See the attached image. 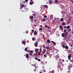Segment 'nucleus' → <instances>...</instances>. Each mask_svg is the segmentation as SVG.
Listing matches in <instances>:
<instances>
[{"mask_svg": "<svg viewBox=\"0 0 73 73\" xmlns=\"http://www.w3.org/2000/svg\"><path fill=\"white\" fill-rule=\"evenodd\" d=\"M71 57H72V56L70 55V54L68 56V58L69 60H70Z\"/></svg>", "mask_w": 73, "mask_h": 73, "instance_id": "f257e3e1", "label": "nucleus"}, {"mask_svg": "<svg viewBox=\"0 0 73 73\" xmlns=\"http://www.w3.org/2000/svg\"><path fill=\"white\" fill-rule=\"evenodd\" d=\"M58 60H59V62H58V63L59 64H60V65H62V62H61V59H58Z\"/></svg>", "mask_w": 73, "mask_h": 73, "instance_id": "f03ea898", "label": "nucleus"}, {"mask_svg": "<svg viewBox=\"0 0 73 73\" xmlns=\"http://www.w3.org/2000/svg\"><path fill=\"white\" fill-rule=\"evenodd\" d=\"M23 7H24V8L25 9V7H25V6H24V5H21V8L22 9H23Z\"/></svg>", "mask_w": 73, "mask_h": 73, "instance_id": "7ed1b4c3", "label": "nucleus"}, {"mask_svg": "<svg viewBox=\"0 0 73 73\" xmlns=\"http://www.w3.org/2000/svg\"><path fill=\"white\" fill-rule=\"evenodd\" d=\"M68 32L65 33L64 34V35H65L64 38H65L66 37V36H67V35H68Z\"/></svg>", "mask_w": 73, "mask_h": 73, "instance_id": "20e7f679", "label": "nucleus"}, {"mask_svg": "<svg viewBox=\"0 0 73 73\" xmlns=\"http://www.w3.org/2000/svg\"><path fill=\"white\" fill-rule=\"evenodd\" d=\"M45 52H46V49H44L43 50V54H44V53H45Z\"/></svg>", "mask_w": 73, "mask_h": 73, "instance_id": "39448f33", "label": "nucleus"}, {"mask_svg": "<svg viewBox=\"0 0 73 73\" xmlns=\"http://www.w3.org/2000/svg\"><path fill=\"white\" fill-rule=\"evenodd\" d=\"M22 44L25 45V43L26 42L25 41H23L22 42Z\"/></svg>", "mask_w": 73, "mask_h": 73, "instance_id": "423d86ee", "label": "nucleus"}, {"mask_svg": "<svg viewBox=\"0 0 73 73\" xmlns=\"http://www.w3.org/2000/svg\"><path fill=\"white\" fill-rule=\"evenodd\" d=\"M26 57L27 58H29V55L28 54H26Z\"/></svg>", "mask_w": 73, "mask_h": 73, "instance_id": "0eeeda50", "label": "nucleus"}, {"mask_svg": "<svg viewBox=\"0 0 73 73\" xmlns=\"http://www.w3.org/2000/svg\"><path fill=\"white\" fill-rule=\"evenodd\" d=\"M48 2L50 3V4H52L53 3V1L52 0H49L48 1Z\"/></svg>", "mask_w": 73, "mask_h": 73, "instance_id": "6e6552de", "label": "nucleus"}, {"mask_svg": "<svg viewBox=\"0 0 73 73\" xmlns=\"http://www.w3.org/2000/svg\"><path fill=\"white\" fill-rule=\"evenodd\" d=\"M62 66V65L59 64L58 66V68H61L62 67H61Z\"/></svg>", "mask_w": 73, "mask_h": 73, "instance_id": "1a4fd4ad", "label": "nucleus"}, {"mask_svg": "<svg viewBox=\"0 0 73 73\" xmlns=\"http://www.w3.org/2000/svg\"><path fill=\"white\" fill-rule=\"evenodd\" d=\"M51 42H52V43H53V44L54 45H56V42H53L52 41H51Z\"/></svg>", "mask_w": 73, "mask_h": 73, "instance_id": "9d476101", "label": "nucleus"}, {"mask_svg": "<svg viewBox=\"0 0 73 73\" xmlns=\"http://www.w3.org/2000/svg\"><path fill=\"white\" fill-rule=\"evenodd\" d=\"M65 48L66 49H69V47L67 45L66 46H65Z\"/></svg>", "mask_w": 73, "mask_h": 73, "instance_id": "9b49d317", "label": "nucleus"}, {"mask_svg": "<svg viewBox=\"0 0 73 73\" xmlns=\"http://www.w3.org/2000/svg\"><path fill=\"white\" fill-rule=\"evenodd\" d=\"M60 29H61V30H62V26L61 25H60L59 26Z\"/></svg>", "mask_w": 73, "mask_h": 73, "instance_id": "f8f14e48", "label": "nucleus"}, {"mask_svg": "<svg viewBox=\"0 0 73 73\" xmlns=\"http://www.w3.org/2000/svg\"><path fill=\"white\" fill-rule=\"evenodd\" d=\"M59 70H60V71H62V70H63L62 68V67L60 68H59Z\"/></svg>", "mask_w": 73, "mask_h": 73, "instance_id": "ddd939ff", "label": "nucleus"}, {"mask_svg": "<svg viewBox=\"0 0 73 73\" xmlns=\"http://www.w3.org/2000/svg\"><path fill=\"white\" fill-rule=\"evenodd\" d=\"M62 36L63 37H64L65 36V34H64V33H62Z\"/></svg>", "mask_w": 73, "mask_h": 73, "instance_id": "4468645a", "label": "nucleus"}, {"mask_svg": "<svg viewBox=\"0 0 73 73\" xmlns=\"http://www.w3.org/2000/svg\"><path fill=\"white\" fill-rule=\"evenodd\" d=\"M46 54L48 56H50V53H47L46 54Z\"/></svg>", "mask_w": 73, "mask_h": 73, "instance_id": "2eb2a0df", "label": "nucleus"}, {"mask_svg": "<svg viewBox=\"0 0 73 73\" xmlns=\"http://www.w3.org/2000/svg\"><path fill=\"white\" fill-rule=\"evenodd\" d=\"M62 25H63V26H64L65 25V22H63L62 24Z\"/></svg>", "mask_w": 73, "mask_h": 73, "instance_id": "dca6fc26", "label": "nucleus"}, {"mask_svg": "<svg viewBox=\"0 0 73 73\" xmlns=\"http://www.w3.org/2000/svg\"><path fill=\"white\" fill-rule=\"evenodd\" d=\"M50 19H53V15H52L50 17Z\"/></svg>", "mask_w": 73, "mask_h": 73, "instance_id": "f3484780", "label": "nucleus"}, {"mask_svg": "<svg viewBox=\"0 0 73 73\" xmlns=\"http://www.w3.org/2000/svg\"><path fill=\"white\" fill-rule=\"evenodd\" d=\"M38 51V49H36L35 50V52H36Z\"/></svg>", "mask_w": 73, "mask_h": 73, "instance_id": "a211bd4d", "label": "nucleus"}, {"mask_svg": "<svg viewBox=\"0 0 73 73\" xmlns=\"http://www.w3.org/2000/svg\"><path fill=\"white\" fill-rule=\"evenodd\" d=\"M33 4V2H30V5H32V4Z\"/></svg>", "mask_w": 73, "mask_h": 73, "instance_id": "6ab92c4d", "label": "nucleus"}, {"mask_svg": "<svg viewBox=\"0 0 73 73\" xmlns=\"http://www.w3.org/2000/svg\"><path fill=\"white\" fill-rule=\"evenodd\" d=\"M63 20H64V18H62L60 19V21H63Z\"/></svg>", "mask_w": 73, "mask_h": 73, "instance_id": "aec40b11", "label": "nucleus"}, {"mask_svg": "<svg viewBox=\"0 0 73 73\" xmlns=\"http://www.w3.org/2000/svg\"><path fill=\"white\" fill-rule=\"evenodd\" d=\"M62 47L63 48H65V44H62Z\"/></svg>", "mask_w": 73, "mask_h": 73, "instance_id": "412c9836", "label": "nucleus"}, {"mask_svg": "<svg viewBox=\"0 0 73 73\" xmlns=\"http://www.w3.org/2000/svg\"><path fill=\"white\" fill-rule=\"evenodd\" d=\"M70 28V26H69V25L67 26L66 27L67 29H69Z\"/></svg>", "mask_w": 73, "mask_h": 73, "instance_id": "4be33fe9", "label": "nucleus"}, {"mask_svg": "<svg viewBox=\"0 0 73 73\" xmlns=\"http://www.w3.org/2000/svg\"><path fill=\"white\" fill-rule=\"evenodd\" d=\"M46 49H47V50H48L49 49V47L48 46L46 47Z\"/></svg>", "mask_w": 73, "mask_h": 73, "instance_id": "5701e85b", "label": "nucleus"}, {"mask_svg": "<svg viewBox=\"0 0 73 73\" xmlns=\"http://www.w3.org/2000/svg\"><path fill=\"white\" fill-rule=\"evenodd\" d=\"M68 31H69V32H70V31H72V30L71 29H68Z\"/></svg>", "mask_w": 73, "mask_h": 73, "instance_id": "b1692460", "label": "nucleus"}, {"mask_svg": "<svg viewBox=\"0 0 73 73\" xmlns=\"http://www.w3.org/2000/svg\"><path fill=\"white\" fill-rule=\"evenodd\" d=\"M47 41V42H48V43H50V41L49 40H48Z\"/></svg>", "mask_w": 73, "mask_h": 73, "instance_id": "393cba45", "label": "nucleus"}, {"mask_svg": "<svg viewBox=\"0 0 73 73\" xmlns=\"http://www.w3.org/2000/svg\"><path fill=\"white\" fill-rule=\"evenodd\" d=\"M34 35H37V33H36V31H34Z\"/></svg>", "mask_w": 73, "mask_h": 73, "instance_id": "a878e982", "label": "nucleus"}, {"mask_svg": "<svg viewBox=\"0 0 73 73\" xmlns=\"http://www.w3.org/2000/svg\"><path fill=\"white\" fill-rule=\"evenodd\" d=\"M31 56V57H33V55H32V54L30 53L29 54Z\"/></svg>", "mask_w": 73, "mask_h": 73, "instance_id": "bb28decb", "label": "nucleus"}, {"mask_svg": "<svg viewBox=\"0 0 73 73\" xmlns=\"http://www.w3.org/2000/svg\"><path fill=\"white\" fill-rule=\"evenodd\" d=\"M39 30L40 31H42V28H40L39 29Z\"/></svg>", "mask_w": 73, "mask_h": 73, "instance_id": "cd10ccee", "label": "nucleus"}, {"mask_svg": "<svg viewBox=\"0 0 73 73\" xmlns=\"http://www.w3.org/2000/svg\"><path fill=\"white\" fill-rule=\"evenodd\" d=\"M44 7L45 8H48V6H47V5H44Z\"/></svg>", "mask_w": 73, "mask_h": 73, "instance_id": "c85d7f7f", "label": "nucleus"}, {"mask_svg": "<svg viewBox=\"0 0 73 73\" xmlns=\"http://www.w3.org/2000/svg\"><path fill=\"white\" fill-rule=\"evenodd\" d=\"M40 52H42V49L41 48H40L39 50Z\"/></svg>", "mask_w": 73, "mask_h": 73, "instance_id": "c756f323", "label": "nucleus"}, {"mask_svg": "<svg viewBox=\"0 0 73 73\" xmlns=\"http://www.w3.org/2000/svg\"><path fill=\"white\" fill-rule=\"evenodd\" d=\"M30 52V53H33V52L32 51H29V52Z\"/></svg>", "mask_w": 73, "mask_h": 73, "instance_id": "7c9ffc66", "label": "nucleus"}, {"mask_svg": "<svg viewBox=\"0 0 73 73\" xmlns=\"http://www.w3.org/2000/svg\"><path fill=\"white\" fill-rule=\"evenodd\" d=\"M46 54H44V57H46V56H47V55H46Z\"/></svg>", "mask_w": 73, "mask_h": 73, "instance_id": "2f4dec72", "label": "nucleus"}, {"mask_svg": "<svg viewBox=\"0 0 73 73\" xmlns=\"http://www.w3.org/2000/svg\"><path fill=\"white\" fill-rule=\"evenodd\" d=\"M34 45H35V46H36V47H37L38 46V44H35Z\"/></svg>", "mask_w": 73, "mask_h": 73, "instance_id": "473e14b6", "label": "nucleus"}, {"mask_svg": "<svg viewBox=\"0 0 73 73\" xmlns=\"http://www.w3.org/2000/svg\"><path fill=\"white\" fill-rule=\"evenodd\" d=\"M44 18H47V16L46 15L44 16Z\"/></svg>", "mask_w": 73, "mask_h": 73, "instance_id": "72a5a7b5", "label": "nucleus"}, {"mask_svg": "<svg viewBox=\"0 0 73 73\" xmlns=\"http://www.w3.org/2000/svg\"><path fill=\"white\" fill-rule=\"evenodd\" d=\"M27 48H25V51H27Z\"/></svg>", "mask_w": 73, "mask_h": 73, "instance_id": "f704fd0d", "label": "nucleus"}, {"mask_svg": "<svg viewBox=\"0 0 73 73\" xmlns=\"http://www.w3.org/2000/svg\"><path fill=\"white\" fill-rule=\"evenodd\" d=\"M55 3H58V1L57 0H56L55 1Z\"/></svg>", "mask_w": 73, "mask_h": 73, "instance_id": "c9c22d12", "label": "nucleus"}, {"mask_svg": "<svg viewBox=\"0 0 73 73\" xmlns=\"http://www.w3.org/2000/svg\"><path fill=\"white\" fill-rule=\"evenodd\" d=\"M33 15L34 16H36V14H33Z\"/></svg>", "mask_w": 73, "mask_h": 73, "instance_id": "e433bc0d", "label": "nucleus"}, {"mask_svg": "<svg viewBox=\"0 0 73 73\" xmlns=\"http://www.w3.org/2000/svg\"><path fill=\"white\" fill-rule=\"evenodd\" d=\"M45 48H46V46H43V48H44V49H45Z\"/></svg>", "mask_w": 73, "mask_h": 73, "instance_id": "4c0bfd02", "label": "nucleus"}, {"mask_svg": "<svg viewBox=\"0 0 73 73\" xmlns=\"http://www.w3.org/2000/svg\"><path fill=\"white\" fill-rule=\"evenodd\" d=\"M64 29H66V26H64Z\"/></svg>", "mask_w": 73, "mask_h": 73, "instance_id": "58836bf2", "label": "nucleus"}, {"mask_svg": "<svg viewBox=\"0 0 73 73\" xmlns=\"http://www.w3.org/2000/svg\"><path fill=\"white\" fill-rule=\"evenodd\" d=\"M33 16H32L31 18V19H33Z\"/></svg>", "mask_w": 73, "mask_h": 73, "instance_id": "ea45409f", "label": "nucleus"}, {"mask_svg": "<svg viewBox=\"0 0 73 73\" xmlns=\"http://www.w3.org/2000/svg\"><path fill=\"white\" fill-rule=\"evenodd\" d=\"M32 39L33 40V41H35V39L33 38Z\"/></svg>", "mask_w": 73, "mask_h": 73, "instance_id": "a19ab883", "label": "nucleus"}, {"mask_svg": "<svg viewBox=\"0 0 73 73\" xmlns=\"http://www.w3.org/2000/svg\"><path fill=\"white\" fill-rule=\"evenodd\" d=\"M37 61L39 62L40 61V59H38L37 60Z\"/></svg>", "mask_w": 73, "mask_h": 73, "instance_id": "79ce46f5", "label": "nucleus"}, {"mask_svg": "<svg viewBox=\"0 0 73 73\" xmlns=\"http://www.w3.org/2000/svg\"><path fill=\"white\" fill-rule=\"evenodd\" d=\"M45 19L44 18V19H43V20H42V21H45Z\"/></svg>", "mask_w": 73, "mask_h": 73, "instance_id": "37998d69", "label": "nucleus"}, {"mask_svg": "<svg viewBox=\"0 0 73 73\" xmlns=\"http://www.w3.org/2000/svg\"><path fill=\"white\" fill-rule=\"evenodd\" d=\"M64 33H65V32H66V29H64Z\"/></svg>", "mask_w": 73, "mask_h": 73, "instance_id": "c03bdc74", "label": "nucleus"}, {"mask_svg": "<svg viewBox=\"0 0 73 73\" xmlns=\"http://www.w3.org/2000/svg\"><path fill=\"white\" fill-rule=\"evenodd\" d=\"M35 59L36 60H38V58H37V57H36V58H35Z\"/></svg>", "mask_w": 73, "mask_h": 73, "instance_id": "a18cd8bd", "label": "nucleus"}, {"mask_svg": "<svg viewBox=\"0 0 73 73\" xmlns=\"http://www.w3.org/2000/svg\"><path fill=\"white\" fill-rule=\"evenodd\" d=\"M45 27L46 28H47L48 27V25H46L45 26Z\"/></svg>", "mask_w": 73, "mask_h": 73, "instance_id": "49530a36", "label": "nucleus"}, {"mask_svg": "<svg viewBox=\"0 0 73 73\" xmlns=\"http://www.w3.org/2000/svg\"><path fill=\"white\" fill-rule=\"evenodd\" d=\"M35 44H36L37 45L38 44V42H36V43H35Z\"/></svg>", "mask_w": 73, "mask_h": 73, "instance_id": "de8ad7c7", "label": "nucleus"}, {"mask_svg": "<svg viewBox=\"0 0 73 73\" xmlns=\"http://www.w3.org/2000/svg\"><path fill=\"white\" fill-rule=\"evenodd\" d=\"M34 21H35V22H36V21H37V20H36V19H35V20H34Z\"/></svg>", "mask_w": 73, "mask_h": 73, "instance_id": "09e8293b", "label": "nucleus"}, {"mask_svg": "<svg viewBox=\"0 0 73 73\" xmlns=\"http://www.w3.org/2000/svg\"><path fill=\"white\" fill-rule=\"evenodd\" d=\"M62 61L64 62V59H62Z\"/></svg>", "mask_w": 73, "mask_h": 73, "instance_id": "8fccbe9b", "label": "nucleus"}, {"mask_svg": "<svg viewBox=\"0 0 73 73\" xmlns=\"http://www.w3.org/2000/svg\"><path fill=\"white\" fill-rule=\"evenodd\" d=\"M32 32L33 33V32L34 31V30H32Z\"/></svg>", "mask_w": 73, "mask_h": 73, "instance_id": "3c124183", "label": "nucleus"}, {"mask_svg": "<svg viewBox=\"0 0 73 73\" xmlns=\"http://www.w3.org/2000/svg\"><path fill=\"white\" fill-rule=\"evenodd\" d=\"M26 33H28V31H26Z\"/></svg>", "mask_w": 73, "mask_h": 73, "instance_id": "603ef678", "label": "nucleus"}, {"mask_svg": "<svg viewBox=\"0 0 73 73\" xmlns=\"http://www.w3.org/2000/svg\"><path fill=\"white\" fill-rule=\"evenodd\" d=\"M28 1V0H25V1H26V2H27V1Z\"/></svg>", "mask_w": 73, "mask_h": 73, "instance_id": "864d4df0", "label": "nucleus"}, {"mask_svg": "<svg viewBox=\"0 0 73 73\" xmlns=\"http://www.w3.org/2000/svg\"><path fill=\"white\" fill-rule=\"evenodd\" d=\"M36 69H35L34 70V71L35 72V71H36Z\"/></svg>", "mask_w": 73, "mask_h": 73, "instance_id": "5fc2aeb1", "label": "nucleus"}, {"mask_svg": "<svg viewBox=\"0 0 73 73\" xmlns=\"http://www.w3.org/2000/svg\"><path fill=\"white\" fill-rule=\"evenodd\" d=\"M35 54V55H36L37 54V53H36Z\"/></svg>", "mask_w": 73, "mask_h": 73, "instance_id": "6e6d98bb", "label": "nucleus"}, {"mask_svg": "<svg viewBox=\"0 0 73 73\" xmlns=\"http://www.w3.org/2000/svg\"><path fill=\"white\" fill-rule=\"evenodd\" d=\"M38 54L39 55H41V54H40V53H39Z\"/></svg>", "mask_w": 73, "mask_h": 73, "instance_id": "4d7b16f0", "label": "nucleus"}, {"mask_svg": "<svg viewBox=\"0 0 73 73\" xmlns=\"http://www.w3.org/2000/svg\"><path fill=\"white\" fill-rule=\"evenodd\" d=\"M48 29H49L50 28V27H48Z\"/></svg>", "mask_w": 73, "mask_h": 73, "instance_id": "13d9d810", "label": "nucleus"}, {"mask_svg": "<svg viewBox=\"0 0 73 73\" xmlns=\"http://www.w3.org/2000/svg\"><path fill=\"white\" fill-rule=\"evenodd\" d=\"M38 53L39 54V53H40V52H38Z\"/></svg>", "mask_w": 73, "mask_h": 73, "instance_id": "bf43d9fd", "label": "nucleus"}, {"mask_svg": "<svg viewBox=\"0 0 73 73\" xmlns=\"http://www.w3.org/2000/svg\"><path fill=\"white\" fill-rule=\"evenodd\" d=\"M72 66H70V68H72Z\"/></svg>", "mask_w": 73, "mask_h": 73, "instance_id": "052dcab7", "label": "nucleus"}, {"mask_svg": "<svg viewBox=\"0 0 73 73\" xmlns=\"http://www.w3.org/2000/svg\"><path fill=\"white\" fill-rule=\"evenodd\" d=\"M62 66H64V64H62Z\"/></svg>", "mask_w": 73, "mask_h": 73, "instance_id": "680f3d73", "label": "nucleus"}, {"mask_svg": "<svg viewBox=\"0 0 73 73\" xmlns=\"http://www.w3.org/2000/svg\"><path fill=\"white\" fill-rule=\"evenodd\" d=\"M40 27H42V25H41L40 26Z\"/></svg>", "mask_w": 73, "mask_h": 73, "instance_id": "e2e57ef3", "label": "nucleus"}, {"mask_svg": "<svg viewBox=\"0 0 73 73\" xmlns=\"http://www.w3.org/2000/svg\"><path fill=\"white\" fill-rule=\"evenodd\" d=\"M59 58V57L58 56V58Z\"/></svg>", "mask_w": 73, "mask_h": 73, "instance_id": "0e129e2a", "label": "nucleus"}, {"mask_svg": "<svg viewBox=\"0 0 73 73\" xmlns=\"http://www.w3.org/2000/svg\"><path fill=\"white\" fill-rule=\"evenodd\" d=\"M72 33L73 34V31L72 32Z\"/></svg>", "mask_w": 73, "mask_h": 73, "instance_id": "69168bd1", "label": "nucleus"}, {"mask_svg": "<svg viewBox=\"0 0 73 73\" xmlns=\"http://www.w3.org/2000/svg\"><path fill=\"white\" fill-rule=\"evenodd\" d=\"M71 13H73V12L72 11V12H71Z\"/></svg>", "mask_w": 73, "mask_h": 73, "instance_id": "338daca9", "label": "nucleus"}, {"mask_svg": "<svg viewBox=\"0 0 73 73\" xmlns=\"http://www.w3.org/2000/svg\"><path fill=\"white\" fill-rule=\"evenodd\" d=\"M36 56H38V54H37L36 55Z\"/></svg>", "mask_w": 73, "mask_h": 73, "instance_id": "774afa93", "label": "nucleus"}]
</instances>
